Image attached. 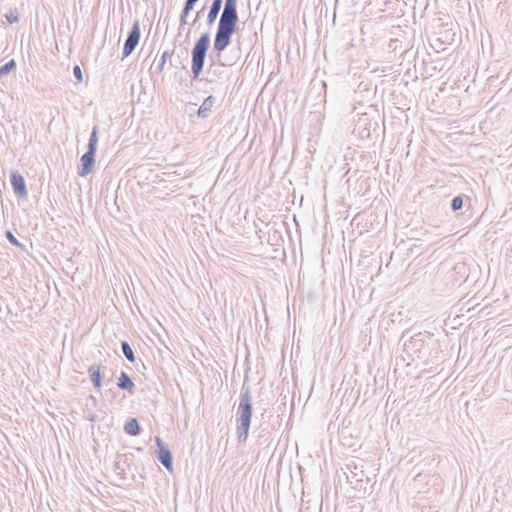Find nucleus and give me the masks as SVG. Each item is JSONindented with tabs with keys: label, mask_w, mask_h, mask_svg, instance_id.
Instances as JSON below:
<instances>
[{
	"label": "nucleus",
	"mask_w": 512,
	"mask_h": 512,
	"mask_svg": "<svg viewBox=\"0 0 512 512\" xmlns=\"http://www.w3.org/2000/svg\"><path fill=\"white\" fill-rule=\"evenodd\" d=\"M117 386L122 390L128 391L130 394L133 393V389L135 387L134 382L125 372H121L118 378Z\"/></svg>",
	"instance_id": "10"
},
{
	"label": "nucleus",
	"mask_w": 512,
	"mask_h": 512,
	"mask_svg": "<svg viewBox=\"0 0 512 512\" xmlns=\"http://www.w3.org/2000/svg\"><path fill=\"white\" fill-rule=\"evenodd\" d=\"M140 430H141L140 425H139L137 419H135V418L130 419L124 425L125 433H127L128 435H131V436L138 435L140 433Z\"/></svg>",
	"instance_id": "12"
},
{
	"label": "nucleus",
	"mask_w": 512,
	"mask_h": 512,
	"mask_svg": "<svg viewBox=\"0 0 512 512\" xmlns=\"http://www.w3.org/2000/svg\"><path fill=\"white\" fill-rule=\"evenodd\" d=\"M121 349H122V352H123L124 356L127 358V360L129 362L134 363L135 362V355H134V352H133L131 346L129 345V343L127 341H122L121 342Z\"/></svg>",
	"instance_id": "13"
},
{
	"label": "nucleus",
	"mask_w": 512,
	"mask_h": 512,
	"mask_svg": "<svg viewBox=\"0 0 512 512\" xmlns=\"http://www.w3.org/2000/svg\"><path fill=\"white\" fill-rule=\"evenodd\" d=\"M6 239L14 246L24 248V246L17 240V238L14 236V234L8 230L5 233Z\"/></svg>",
	"instance_id": "19"
},
{
	"label": "nucleus",
	"mask_w": 512,
	"mask_h": 512,
	"mask_svg": "<svg viewBox=\"0 0 512 512\" xmlns=\"http://www.w3.org/2000/svg\"><path fill=\"white\" fill-rule=\"evenodd\" d=\"M88 373L90 375V379L91 382L93 383V386L97 389H100L102 386V375L99 366L91 365L88 369Z\"/></svg>",
	"instance_id": "11"
},
{
	"label": "nucleus",
	"mask_w": 512,
	"mask_h": 512,
	"mask_svg": "<svg viewBox=\"0 0 512 512\" xmlns=\"http://www.w3.org/2000/svg\"><path fill=\"white\" fill-rule=\"evenodd\" d=\"M15 68H16V62L14 59H11L4 65L0 66V78L9 74Z\"/></svg>",
	"instance_id": "15"
},
{
	"label": "nucleus",
	"mask_w": 512,
	"mask_h": 512,
	"mask_svg": "<svg viewBox=\"0 0 512 512\" xmlns=\"http://www.w3.org/2000/svg\"><path fill=\"white\" fill-rule=\"evenodd\" d=\"M141 36L139 21H135L124 43L122 59L128 57L135 50Z\"/></svg>",
	"instance_id": "5"
},
{
	"label": "nucleus",
	"mask_w": 512,
	"mask_h": 512,
	"mask_svg": "<svg viewBox=\"0 0 512 512\" xmlns=\"http://www.w3.org/2000/svg\"><path fill=\"white\" fill-rule=\"evenodd\" d=\"M223 63L214 64L212 63L209 67L208 74L212 75L213 77H220V75L223 72Z\"/></svg>",
	"instance_id": "16"
},
{
	"label": "nucleus",
	"mask_w": 512,
	"mask_h": 512,
	"mask_svg": "<svg viewBox=\"0 0 512 512\" xmlns=\"http://www.w3.org/2000/svg\"><path fill=\"white\" fill-rule=\"evenodd\" d=\"M238 21L237 0H225L213 43V50L218 56L230 45Z\"/></svg>",
	"instance_id": "1"
},
{
	"label": "nucleus",
	"mask_w": 512,
	"mask_h": 512,
	"mask_svg": "<svg viewBox=\"0 0 512 512\" xmlns=\"http://www.w3.org/2000/svg\"><path fill=\"white\" fill-rule=\"evenodd\" d=\"M203 11H204V7L196 13V17H195V19H194V22H193V23H195V22L197 21V19L200 17V14H201Z\"/></svg>",
	"instance_id": "23"
},
{
	"label": "nucleus",
	"mask_w": 512,
	"mask_h": 512,
	"mask_svg": "<svg viewBox=\"0 0 512 512\" xmlns=\"http://www.w3.org/2000/svg\"><path fill=\"white\" fill-rule=\"evenodd\" d=\"M463 207V197L461 195L455 196L451 201V208L453 211H458Z\"/></svg>",
	"instance_id": "18"
},
{
	"label": "nucleus",
	"mask_w": 512,
	"mask_h": 512,
	"mask_svg": "<svg viewBox=\"0 0 512 512\" xmlns=\"http://www.w3.org/2000/svg\"><path fill=\"white\" fill-rule=\"evenodd\" d=\"M171 56H172V52H170V51H164L162 53L158 63L155 65L156 73H161L163 71L167 59H169Z\"/></svg>",
	"instance_id": "14"
},
{
	"label": "nucleus",
	"mask_w": 512,
	"mask_h": 512,
	"mask_svg": "<svg viewBox=\"0 0 512 512\" xmlns=\"http://www.w3.org/2000/svg\"><path fill=\"white\" fill-rule=\"evenodd\" d=\"M10 182L14 193L20 198H26L28 195L26 183L23 176L18 171H13L10 175Z\"/></svg>",
	"instance_id": "6"
},
{
	"label": "nucleus",
	"mask_w": 512,
	"mask_h": 512,
	"mask_svg": "<svg viewBox=\"0 0 512 512\" xmlns=\"http://www.w3.org/2000/svg\"><path fill=\"white\" fill-rule=\"evenodd\" d=\"M209 46L210 36L208 33H204L199 37L192 48L191 72L193 79H198L203 70Z\"/></svg>",
	"instance_id": "3"
},
{
	"label": "nucleus",
	"mask_w": 512,
	"mask_h": 512,
	"mask_svg": "<svg viewBox=\"0 0 512 512\" xmlns=\"http://www.w3.org/2000/svg\"><path fill=\"white\" fill-rule=\"evenodd\" d=\"M198 1L199 0H186L185 5H187V7L189 6V7L193 8L194 5L196 4V2H198Z\"/></svg>",
	"instance_id": "22"
},
{
	"label": "nucleus",
	"mask_w": 512,
	"mask_h": 512,
	"mask_svg": "<svg viewBox=\"0 0 512 512\" xmlns=\"http://www.w3.org/2000/svg\"><path fill=\"white\" fill-rule=\"evenodd\" d=\"M216 99L214 96L210 95L204 99L203 103L199 107L197 111V116L199 118H207L210 115L211 109L215 103Z\"/></svg>",
	"instance_id": "9"
},
{
	"label": "nucleus",
	"mask_w": 512,
	"mask_h": 512,
	"mask_svg": "<svg viewBox=\"0 0 512 512\" xmlns=\"http://www.w3.org/2000/svg\"><path fill=\"white\" fill-rule=\"evenodd\" d=\"M193 8L191 7H187V5L184 4V7L181 11V14H180V27H179V30L187 24V17L190 13V11L192 10Z\"/></svg>",
	"instance_id": "17"
},
{
	"label": "nucleus",
	"mask_w": 512,
	"mask_h": 512,
	"mask_svg": "<svg viewBox=\"0 0 512 512\" xmlns=\"http://www.w3.org/2000/svg\"><path fill=\"white\" fill-rule=\"evenodd\" d=\"M252 418V399L249 387L242 388L236 411V435L239 443L246 442Z\"/></svg>",
	"instance_id": "2"
},
{
	"label": "nucleus",
	"mask_w": 512,
	"mask_h": 512,
	"mask_svg": "<svg viewBox=\"0 0 512 512\" xmlns=\"http://www.w3.org/2000/svg\"><path fill=\"white\" fill-rule=\"evenodd\" d=\"M155 441H156V445L158 446L159 450H158V453H157V458L158 460L160 461V463L169 471L172 470V463H173V458H172V454L170 452L169 449H167L165 446H164V443L163 441L161 440V438L159 437H156L155 438Z\"/></svg>",
	"instance_id": "7"
},
{
	"label": "nucleus",
	"mask_w": 512,
	"mask_h": 512,
	"mask_svg": "<svg viewBox=\"0 0 512 512\" xmlns=\"http://www.w3.org/2000/svg\"><path fill=\"white\" fill-rule=\"evenodd\" d=\"M98 144V128L94 126L88 142V149L80 159V166L78 167V175L81 177L87 176L93 169L95 164V153Z\"/></svg>",
	"instance_id": "4"
},
{
	"label": "nucleus",
	"mask_w": 512,
	"mask_h": 512,
	"mask_svg": "<svg viewBox=\"0 0 512 512\" xmlns=\"http://www.w3.org/2000/svg\"><path fill=\"white\" fill-rule=\"evenodd\" d=\"M222 4H223V0H213L212 1V4H211L208 14H207V24L209 26H212L215 23V21L218 17V14L221 10Z\"/></svg>",
	"instance_id": "8"
},
{
	"label": "nucleus",
	"mask_w": 512,
	"mask_h": 512,
	"mask_svg": "<svg viewBox=\"0 0 512 512\" xmlns=\"http://www.w3.org/2000/svg\"><path fill=\"white\" fill-rule=\"evenodd\" d=\"M73 74H74L75 78L77 79V81L81 82L83 80V74H82V70H81L80 66H78V65L74 66Z\"/></svg>",
	"instance_id": "20"
},
{
	"label": "nucleus",
	"mask_w": 512,
	"mask_h": 512,
	"mask_svg": "<svg viewBox=\"0 0 512 512\" xmlns=\"http://www.w3.org/2000/svg\"><path fill=\"white\" fill-rule=\"evenodd\" d=\"M6 18L9 23H15L18 21V16L14 15L13 13H10L9 15H6Z\"/></svg>",
	"instance_id": "21"
}]
</instances>
